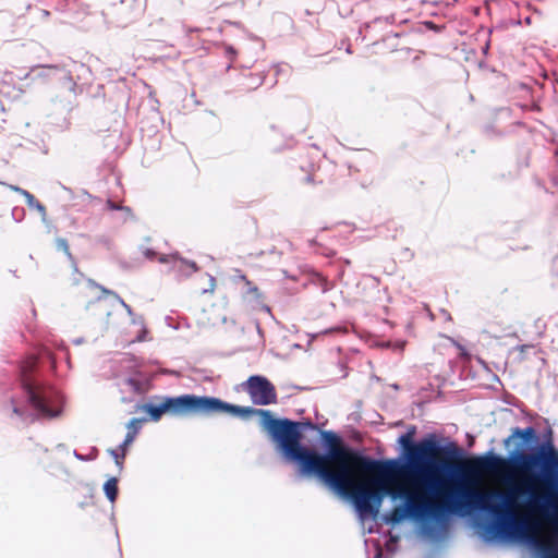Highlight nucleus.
I'll use <instances>...</instances> for the list:
<instances>
[{
  "label": "nucleus",
  "mask_w": 558,
  "mask_h": 558,
  "mask_svg": "<svg viewBox=\"0 0 558 558\" xmlns=\"http://www.w3.org/2000/svg\"><path fill=\"white\" fill-rule=\"evenodd\" d=\"M350 460H342L338 462L337 472H332L328 469H318L314 465H305V472L315 474L320 482H323L328 488L339 496L348 497L347 488L352 486V469L350 466Z\"/></svg>",
  "instance_id": "6e6552de"
},
{
  "label": "nucleus",
  "mask_w": 558,
  "mask_h": 558,
  "mask_svg": "<svg viewBox=\"0 0 558 558\" xmlns=\"http://www.w3.org/2000/svg\"><path fill=\"white\" fill-rule=\"evenodd\" d=\"M314 283H315L318 288H320V290H322V292H323V293L328 292V291H329V290H331V289H332V287H333V286H332V284H331V283H330L326 278H325V277H323V276H320V275H317V276H316V279H315Z\"/></svg>",
  "instance_id": "aec40b11"
},
{
  "label": "nucleus",
  "mask_w": 558,
  "mask_h": 558,
  "mask_svg": "<svg viewBox=\"0 0 558 558\" xmlns=\"http://www.w3.org/2000/svg\"><path fill=\"white\" fill-rule=\"evenodd\" d=\"M32 313H33V316H36V311L34 308H33Z\"/></svg>",
  "instance_id": "ea45409f"
},
{
  "label": "nucleus",
  "mask_w": 558,
  "mask_h": 558,
  "mask_svg": "<svg viewBox=\"0 0 558 558\" xmlns=\"http://www.w3.org/2000/svg\"><path fill=\"white\" fill-rule=\"evenodd\" d=\"M211 284L214 286L215 278L210 277Z\"/></svg>",
  "instance_id": "58836bf2"
},
{
  "label": "nucleus",
  "mask_w": 558,
  "mask_h": 558,
  "mask_svg": "<svg viewBox=\"0 0 558 558\" xmlns=\"http://www.w3.org/2000/svg\"><path fill=\"white\" fill-rule=\"evenodd\" d=\"M47 361L54 367L51 351L41 348L21 368L22 399L12 397L10 405L14 416L23 422H33L37 417L57 418L63 412V396L52 386L36 378L33 373L39 363Z\"/></svg>",
  "instance_id": "39448f33"
},
{
  "label": "nucleus",
  "mask_w": 558,
  "mask_h": 558,
  "mask_svg": "<svg viewBox=\"0 0 558 558\" xmlns=\"http://www.w3.org/2000/svg\"><path fill=\"white\" fill-rule=\"evenodd\" d=\"M245 390L256 405H268L277 402L276 388L265 376H250L245 383Z\"/></svg>",
  "instance_id": "9d476101"
},
{
  "label": "nucleus",
  "mask_w": 558,
  "mask_h": 558,
  "mask_svg": "<svg viewBox=\"0 0 558 558\" xmlns=\"http://www.w3.org/2000/svg\"><path fill=\"white\" fill-rule=\"evenodd\" d=\"M236 50L234 49V47L232 46H227L226 47V56L230 59V60H234L235 57H236Z\"/></svg>",
  "instance_id": "a878e982"
},
{
  "label": "nucleus",
  "mask_w": 558,
  "mask_h": 558,
  "mask_svg": "<svg viewBox=\"0 0 558 558\" xmlns=\"http://www.w3.org/2000/svg\"><path fill=\"white\" fill-rule=\"evenodd\" d=\"M88 284H89L90 287L98 288V289L101 291V293H102V294H101V295H99V296L96 299V301H97V302H100V301L104 299V296H111L114 301H117L119 304H121V305L125 308V311H126V313H128V315H129L130 317H133V316H134V313H133V310L131 308V306H130L129 304H126V303L123 301V299H121V298L119 296V294H118V293H116L114 291L109 290V289H107V288H105V287H102V286H100V284L96 283V282H95L94 280H92V279H88Z\"/></svg>",
  "instance_id": "4468645a"
},
{
  "label": "nucleus",
  "mask_w": 558,
  "mask_h": 558,
  "mask_svg": "<svg viewBox=\"0 0 558 558\" xmlns=\"http://www.w3.org/2000/svg\"><path fill=\"white\" fill-rule=\"evenodd\" d=\"M143 422H144V420H142V418L133 417L126 425L128 432H135V436H136L137 433L140 432V429L142 428Z\"/></svg>",
  "instance_id": "4be33fe9"
},
{
  "label": "nucleus",
  "mask_w": 558,
  "mask_h": 558,
  "mask_svg": "<svg viewBox=\"0 0 558 558\" xmlns=\"http://www.w3.org/2000/svg\"><path fill=\"white\" fill-rule=\"evenodd\" d=\"M420 473L423 474L424 489H421L418 486H413L412 488L418 489L426 500L434 502L432 499L439 497L444 493L445 481L447 480L435 472L428 471L427 466Z\"/></svg>",
  "instance_id": "f8f14e48"
},
{
  "label": "nucleus",
  "mask_w": 558,
  "mask_h": 558,
  "mask_svg": "<svg viewBox=\"0 0 558 558\" xmlns=\"http://www.w3.org/2000/svg\"><path fill=\"white\" fill-rule=\"evenodd\" d=\"M131 323L133 325H141V326H143L144 325V319H143L142 316L137 317V316L134 315L133 317H131Z\"/></svg>",
  "instance_id": "2f4dec72"
},
{
  "label": "nucleus",
  "mask_w": 558,
  "mask_h": 558,
  "mask_svg": "<svg viewBox=\"0 0 558 558\" xmlns=\"http://www.w3.org/2000/svg\"><path fill=\"white\" fill-rule=\"evenodd\" d=\"M381 556H383L381 551H380V550H378V551L376 553V555H375V557H374V558H381Z\"/></svg>",
  "instance_id": "f704fd0d"
},
{
  "label": "nucleus",
  "mask_w": 558,
  "mask_h": 558,
  "mask_svg": "<svg viewBox=\"0 0 558 558\" xmlns=\"http://www.w3.org/2000/svg\"><path fill=\"white\" fill-rule=\"evenodd\" d=\"M118 478L117 477H110L106 483L104 484V493L108 500L110 502H114L119 495V487H118Z\"/></svg>",
  "instance_id": "2eb2a0df"
},
{
  "label": "nucleus",
  "mask_w": 558,
  "mask_h": 558,
  "mask_svg": "<svg viewBox=\"0 0 558 558\" xmlns=\"http://www.w3.org/2000/svg\"><path fill=\"white\" fill-rule=\"evenodd\" d=\"M354 459L363 470L377 473L367 482L368 489L373 490L391 489L390 485L395 480V473L407 468L402 456L393 459H375L362 451H354Z\"/></svg>",
  "instance_id": "0eeeda50"
},
{
  "label": "nucleus",
  "mask_w": 558,
  "mask_h": 558,
  "mask_svg": "<svg viewBox=\"0 0 558 558\" xmlns=\"http://www.w3.org/2000/svg\"><path fill=\"white\" fill-rule=\"evenodd\" d=\"M511 454L512 449L509 450L506 457H502L490 449L483 454L474 456L473 466H468L471 470L468 474L472 472H493L506 464L521 472V465L515 464L510 460Z\"/></svg>",
  "instance_id": "9b49d317"
},
{
  "label": "nucleus",
  "mask_w": 558,
  "mask_h": 558,
  "mask_svg": "<svg viewBox=\"0 0 558 558\" xmlns=\"http://www.w3.org/2000/svg\"><path fill=\"white\" fill-rule=\"evenodd\" d=\"M8 187L13 191V192H16L19 194H21L23 197L25 196L26 193H28V191L17 186V185H12V184H9Z\"/></svg>",
  "instance_id": "cd10ccee"
},
{
  "label": "nucleus",
  "mask_w": 558,
  "mask_h": 558,
  "mask_svg": "<svg viewBox=\"0 0 558 558\" xmlns=\"http://www.w3.org/2000/svg\"><path fill=\"white\" fill-rule=\"evenodd\" d=\"M254 415L260 416V426L277 444L283 458L299 466L302 476H315V474L305 472V465L327 469L326 463L328 461L352 460L355 462L354 451L356 450L343 445V442L324 448L323 452L302 445L300 424L296 421L276 418L269 410L252 408V416Z\"/></svg>",
  "instance_id": "f03ea898"
},
{
  "label": "nucleus",
  "mask_w": 558,
  "mask_h": 558,
  "mask_svg": "<svg viewBox=\"0 0 558 558\" xmlns=\"http://www.w3.org/2000/svg\"><path fill=\"white\" fill-rule=\"evenodd\" d=\"M415 433L416 427L411 426L407 433L398 438L407 469L421 472L427 466L428 471L441 475L448 482L457 483V486L460 485L471 470L466 465L452 461L468 459L466 451L452 440H446L442 444L434 433L427 434L418 441H414ZM461 486L463 485L461 484Z\"/></svg>",
  "instance_id": "7ed1b4c3"
},
{
  "label": "nucleus",
  "mask_w": 558,
  "mask_h": 558,
  "mask_svg": "<svg viewBox=\"0 0 558 558\" xmlns=\"http://www.w3.org/2000/svg\"><path fill=\"white\" fill-rule=\"evenodd\" d=\"M526 348H530V347H529V345H526V344H522V345L520 347L521 351H524Z\"/></svg>",
  "instance_id": "c9c22d12"
},
{
  "label": "nucleus",
  "mask_w": 558,
  "mask_h": 558,
  "mask_svg": "<svg viewBox=\"0 0 558 558\" xmlns=\"http://www.w3.org/2000/svg\"><path fill=\"white\" fill-rule=\"evenodd\" d=\"M76 83L72 76L66 77L68 94L65 96H56L50 101V109L48 116L52 118V122L61 129H66L70 125L68 116L72 111L74 105L72 98L75 95Z\"/></svg>",
  "instance_id": "1a4fd4ad"
},
{
  "label": "nucleus",
  "mask_w": 558,
  "mask_h": 558,
  "mask_svg": "<svg viewBox=\"0 0 558 558\" xmlns=\"http://www.w3.org/2000/svg\"><path fill=\"white\" fill-rule=\"evenodd\" d=\"M159 263L171 266V269L182 277H190L198 270L195 262L181 257L178 253L160 255Z\"/></svg>",
  "instance_id": "ddd939ff"
},
{
  "label": "nucleus",
  "mask_w": 558,
  "mask_h": 558,
  "mask_svg": "<svg viewBox=\"0 0 558 558\" xmlns=\"http://www.w3.org/2000/svg\"><path fill=\"white\" fill-rule=\"evenodd\" d=\"M300 424V430L301 433L304 430V429H316V425L312 422H304V423H301V422H298ZM301 436L303 437V435L301 434Z\"/></svg>",
  "instance_id": "393cba45"
},
{
  "label": "nucleus",
  "mask_w": 558,
  "mask_h": 558,
  "mask_svg": "<svg viewBox=\"0 0 558 558\" xmlns=\"http://www.w3.org/2000/svg\"><path fill=\"white\" fill-rule=\"evenodd\" d=\"M74 345H80L85 342V339L83 337H78L72 340Z\"/></svg>",
  "instance_id": "473e14b6"
},
{
  "label": "nucleus",
  "mask_w": 558,
  "mask_h": 558,
  "mask_svg": "<svg viewBox=\"0 0 558 558\" xmlns=\"http://www.w3.org/2000/svg\"><path fill=\"white\" fill-rule=\"evenodd\" d=\"M429 27L434 26L433 22H427L426 23Z\"/></svg>",
  "instance_id": "4c0bfd02"
},
{
  "label": "nucleus",
  "mask_w": 558,
  "mask_h": 558,
  "mask_svg": "<svg viewBox=\"0 0 558 558\" xmlns=\"http://www.w3.org/2000/svg\"><path fill=\"white\" fill-rule=\"evenodd\" d=\"M557 157H558V151L556 153Z\"/></svg>",
  "instance_id": "a19ab883"
},
{
  "label": "nucleus",
  "mask_w": 558,
  "mask_h": 558,
  "mask_svg": "<svg viewBox=\"0 0 558 558\" xmlns=\"http://www.w3.org/2000/svg\"><path fill=\"white\" fill-rule=\"evenodd\" d=\"M155 399L159 400V402H147L140 408L143 412L149 415V418L153 422H158L165 414L177 417H186L213 416L225 413L242 420L252 417L253 407H242L229 403L213 396L185 393L177 397L156 396Z\"/></svg>",
  "instance_id": "423d86ee"
},
{
  "label": "nucleus",
  "mask_w": 558,
  "mask_h": 558,
  "mask_svg": "<svg viewBox=\"0 0 558 558\" xmlns=\"http://www.w3.org/2000/svg\"><path fill=\"white\" fill-rule=\"evenodd\" d=\"M143 253L148 259H154L157 256V253L153 248H146Z\"/></svg>",
  "instance_id": "c756f323"
},
{
  "label": "nucleus",
  "mask_w": 558,
  "mask_h": 558,
  "mask_svg": "<svg viewBox=\"0 0 558 558\" xmlns=\"http://www.w3.org/2000/svg\"><path fill=\"white\" fill-rule=\"evenodd\" d=\"M513 444L510 460L521 465V472L544 483L558 497V448L551 438L539 440L534 427H514L504 440L506 448Z\"/></svg>",
  "instance_id": "20e7f679"
},
{
  "label": "nucleus",
  "mask_w": 558,
  "mask_h": 558,
  "mask_svg": "<svg viewBox=\"0 0 558 558\" xmlns=\"http://www.w3.org/2000/svg\"><path fill=\"white\" fill-rule=\"evenodd\" d=\"M46 68H47V69H57V66H56V65H47Z\"/></svg>",
  "instance_id": "e433bc0d"
},
{
  "label": "nucleus",
  "mask_w": 558,
  "mask_h": 558,
  "mask_svg": "<svg viewBox=\"0 0 558 558\" xmlns=\"http://www.w3.org/2000/svg\"><path fill=\"white\" fill-rule=\"evenodd\" d=\"M56 247H57V250L62 251L66 255L69 260H71L73 263L74 270L77 271V267L75 265L74 257L70 252L68 241L63 238H58L56 240Z\"/></svg>",
  "instance_id": "a211bd4d"
},
{
  "label": "nucleus",
  "mask_w": 558,
  "mask_h": 558,
  "mask_svg": "<svg viewBox=\"0 0 558 558\" xmlns=\"http://www.w3.org/2000/svg\"><path fill=\"white\" fill-rule=\"evenodd\" d=\"M147 333V331L144 329L143 332L138 336V341H144L145 340V335Z\"/></svg>",
  "instance_id": "72a5a7b5"
},
{
  "label": "nucleus",
  "mask_w": 558,
  "mask_h": 558,
  "mask_svg": "<svg viewBox=\"0 0 558 558\" xmlns=\"http://www.w3.org/2000/svg\"><path fill=\"white\" fill-rule=\"evenodd\" d=\"M108 453L113 458L117 466L121 471L123 468V459H124V458H121V452H119L118 449H108Z\"/></svg>",
  "instance_id": "5701e85b"
},
{
  "label": "nucleus",
  "mask_w": 558,
  "mask_h": 558,
  "mask_svg": "<svg viewBox=\"0 0 558 558\" xmlns=\"http://www.w3.org/2000/svg\"><path fill=\"white\" fill-rule=\"evenodd\" d=\"M247 284H248L247 292L250 294H253L256 299H258L260 296V292H259L258 288L256 286H252V283L250 281H247Z\"/></svg>",
  "instance_id": "bb28decb"
},
{
  "label": "nucleus",
  "mask_w": 558,
  "mask_h": 558,
  "mask_svg": "<svg viewBox=\"0 0 558 558\" xmlns=\"http://www.w3.org/2000/svg\"><path fill=\"white\" fill-rule=\"evenodd\" d=\"M108 207H109L111 210H126V211H130V208H129V207L118 206V205H117V204H114L112 201H108Z\"/></svg>",
  "instance_id": "c85d7f7f"
},
{
  "label": "nucleus",
  "mask_w": 558,
  "mask_h": 558,
  "mask_svg": "<svg viewBox=\"0 0 558 558\" xmlns=\"http://www.w3.org/2000/svg\"><path fill=\"white\" fill-rule=\"evenodd\" d=\"M73 456L80 461H93L97 458V449L94 447L89 454H82L78 451L74 450Z\"/></svg>",
  "instance_id": "412c9836"
},
{
  "label": "nucleus",
  "mask_w": 558,
  "mask_h": 558,
  "mask_svg": "<svg viewBox=\"0 0 558 558\" xmlns=\"http://www.w3.org/2000/svg\"><path fill=\"white\" fill-rule=\"evenodd\" d=\"M25 202L27 204V206L31 208V209H35L37 210L39 214H40V217H41V221L44 223H47V211H46V207L40 203L38 202L35 196L32 194V193H26L25 196Z\"/></svg>",
  "instance_id": "dca6fc26"
},
{
  "label": "nucleus",
  "mask_w": 558,
  "mask_h": 558,
  "mask_svg": "<svg viewBox=\"0 0 558 558\" xmlns=\"http://www.w3.org/2000/svg\"><path fill=\"white\" fill-rule=\"evenodd\" d=\"M324 448L342 444V438L332 430H319Z\"/></svg>",
  "instance_id": "f3484780"
},
{
  "label": "nucleus",
  "mask_w": 558,
  "mask_h": 558,
  "mask_svg": "<svg viewBox=\"0 0 558 558\" xmlns=\"http://www.w3.org/2000/svg\"><path fill=\"white\" fill-rule=\"evenodd\" d=\"M128 384L132 390L137 393H143L145 391L143 384L135 378H129Z\"/></svg>",
  "instance_id": "b1692460"
},
{
  "label": "nucleus",
  "mask_w": 558,
  "mask_h": 558,
  "mask_svg": "<svg viewBox=\"0 0 558 558\" xmlns=\"http://www.w3.org/2000/svg\"><path fill=\"white\" fill-rule=\"evenodd\" d=\"M385 498L400 500L390 512L381 514L384 523L396 526L403 521L418 525L422 535L437 539L452 517H471L487 541L500 539L517 525L512 507L517 505L538 507L546 513L556 511L550 496H538L531 487H517L509 494L495 492L487 496L458 485L452 487L442 502H432L416 488L373 490L360 487L349 495L361 520L375 519Z\"/></svg>",
  "instance_id": "f257e3e1"
},
{
  "label": "nucleus",
  "mask_w": 558,
  "mask_h": 558,
  "mask_svg": "<svg viewBox=\"0 0 558 558\" xmlns=\"http://www.w3.org/2000/svg\"><path fill=\"white\" fill-rule=\"evenodd\" d=\"M17 211H19V209H17V208H14V209L12 210V217H13V219H14L15 221L20 222V221L23 219V217H24V209H20L21 217H16V213H17Z\"/></svg>",
  "instance_id": "7c9ffc66"
},
{
  "label": "nucleus",
  "mask_w": 558,
  "mask_h": 558,
  "mask_svg": "<svg viewBox=\"0 0 558 558\" xmlns=\"http://www.w3.org/2000/svg\"><path fill=\"white\" fill-rule=\"evenodd\" d=\"M135 437H136L135 436V432H128L126 433V435L124 437V440L119 446V450L121 451V458L125 457L126 450H128L129 446L134 441Z\"/></svg>",
  "instance_id": "6ab92c4d"
}]
</instances>
